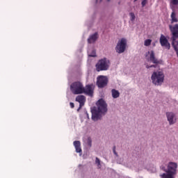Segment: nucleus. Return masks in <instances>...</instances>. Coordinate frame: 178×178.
<instances>
[{
	"label": "nucleus",
	"mask_w": 178,
	"mask_h": 178,
	"mask_svg": "<svg viewBox=\"0 0 178 178\" xmlns=\"http://www.w3.org/2000/svg\"><path fill=\"white\" fill-rule=\"evenodd\" d=\"M111 94L113 98H119V97H120V93L119 92V91L115 89H113L111 90Z\"/></svg>",
	"instance_id": "16"
},
{
	"label": "nucleus",
	"mask_w": 178,
	"mask_h": 178,
	"mask_svg": "<svg viewBox=\"0 0 178 178\" xmlns=\"http://www.w3.org/2000/svg\"><path fill=\"white\" fill-rule=\"evenodd\" d=\"M97 106V108L92 110V120L95 122L99 119L100 113H106L108 112V104L102 99L98 100Z\"/></svg>",
	"instance_id": "1"
},
{
	"label": "nucleus",
	"mask_w": 178,
	"mask_h": 178,
	"mask_svg": "<svg viewBox=\"0 0 178 178\" xmlns=\"http://www.w3.org/2000/svg\"><path fill=\"white\" fill-rule=\"evenodd\" d=\"M147 54L149 55V59H147L148 62L150 61L155 65H159V63H161V61L155 57V52H154V50L148 51Z\"/></svg>",
	"instance_id": "9"
},
{
	"label": "nucleus",
	"mask_w": 178,
	"mask_h": 178,
	"mask_svg": "<svg viewBox=\"0 0 178 178\" xmlns=\"http://www.w3.org/2000/svg\"><path fill=\"white\" fill-rule=\"evenodd\" d=\"M86 115H87V118H89V116H88V113H86Z\"/></svg>",
	"instance_id": "27"
},
{
	"label": "nucleus",
	"mask_w": 178,
	"mask_h": 178,
	"mask_svg": "<svg viewBox=\"0 0 178 178\" xmlns=\"http://www.w3.org/2000/svg\"><path fill=\"white\" fill-rule=\"evenodd\" d=\"M102 0H100V1L102 2Z\"/></svg>",
	"instance_id": "30"
},
{
	"label": "nucleus",
	"mask_w": 178,
	"mask_h": 178,
	"mask_svg": "<svg viewBox=\"0 0 178 178\" xmlns=\"http://www.w3.org/2000/svg\"><path fill=\"white\" fill-rule=\"evenodd\" d=\"M165 172L166 173L160 175L161 178H175V176L177 175V163L170 162Z\"/></svg>",
	"instance_id": "2"
},
{
	"label": "nucleus",
	"mask_w": 178,
	"mask_h": 178,
	"mask_svg": "<svg viewBox=\"0 0 178 178\" xmlns=\"http://www.w3.org/2000/svg\"><path fill=\"white\" fill-rule=\"evenodd\" d=\"M88 56H90V58H95V56H97L95 50H92L91 54H88Z\"/></svg>",
	"instance_id": "20"
},
{
	"label": "nucleus",
	"mask_w": 178,
	"mask_h": 178,
	"mask_svg": "<svg viewBox=\"0 0 178 178\" xmlns=\"http://www.w3.org/2000/svg\"><path fill=\"white\" fill-rule=\"evenodd\" d=\"M172 13H171V23H177L178 19L177 17H176V13L175 12V8H173V7H172Z\"/></svg>",
	"instance_id": "15"
},
{
	"label": "nucleus",
	"mask_w": 178,
	"mask_h": 178,
	"mask_svg": "<svg viewBox=\"0 0 178 178\" xmlns=\"http://www.w3.org/2000/svg\"><path fill=\"white\" fill-rule=\"evenodd\" d=\"M70 106L71 108H74V103L70 102Z\"/></svg>",
	"instance_id": "26"
},
{
	"label": "nucleus",
	"mask_w": 178,
	"mask_h": 178,
	"mask_svg": "<svg viewBox=\"0 0 178 178\" xmlns=\"http://www.w3.org/2000/svg\"><path fill=\"white\" fill-rule=\"evenodd\" d=\"M151 79L154 86H162V83L165 80V74L162 72H154Z\"/></svg>",
	"instance_id": "4"
},
{
	"label": "nucleus",
	"mask_w": 178,
	"mask_h": 178,
	"mask_svg": "<svg viewBox=\"0 0 178 178\" xmlns=\"http://www.w3.org/2000/svg\"><path fill=\"white\" fill-rule=\"evenodd\" d=\"M74 147L76 149V152L81 154L83 150L81 149V143L79 140H75L73 143Z\"/></svg>",
	"instance_id": "13"
},
{
	"label": "nucleus",
	"mask_w": 178,
	"mask_h": 178,
	"mask_svg": "<svg viewBox=\"0 0 178 178\" xmlns=\"http://www.w3.org/2000/svg\"><path fill=\"white\" fill-rule=\"evenodd\" d=\"M70 91L74 95L84 94V85L80 81H75L70 85Z\"/></svg>",
	"instance_id": "3"
},
{
	"label": "nucleus",
	"mask_w": 178,
	"mask_h": 178,
	"mask_svg": "<svg viewBox=\"0 0 178 178\" xmlns=\"http://www.w3.org/2000/svg\"><path fill=\"white\" fill-rule=\"evenodd\" d=\"M83 94L92 97V95L94 94V85H86L84 88Z\"/></svg>",
	"instance_id": "10"
},
{
	"label": "nucleus",
	"mask_w": 178,
	"mask_h": 178,
	"mask_svg": "<svg viewBox=\"0 0 178 178\" xmlns=\"http://www.w3.org/2000/svg\"><path fill=\"white\" fill-rule=\"evenodd\" d=\"M96 164L97 165L98 168H101V160L98 159V157H96Z\"/></svg>",
	"instance_id": "21"
},
{
	"label": "nucleus",
	"mask_w": 178,
	"mask_h": 178,
	"mask_svg": "<svg viewBox=\"0 0 178 178\" xmlns=\"http://www.w3.org/2000/svg\"><path fill=\"white\" fill-rule=\"evenodd\" d=\"M108 1V2H109V1H111V0H107Z\"/></svg>",
	"instance_id": "29"
},
{
	"label": "nucleus",
	"mask_w": 178,
	"mask_h": 178,
	"mask_svg": "<svg viewBox=\"0 0 178 178\" xmlns=\"http://www.w3.org/2000/svg\"><path fill=\"white\" fill-rule=\"evenodd\" d=\"M109 69V60L106 58L101 59L96 64L97 72H102Z\"/></svg>",
	"instance_id": "5"
},
{
	"label": "nucleus",
	"mask_w": 178,
	"mask_h": 178,
	"mask_svg": "<svg viewBox=\"0 0 178 178\" xmlns=\"http://www.w3.org/2000/svg\"><path fill=\"white\" fill-rule=\"evenodd\" d=\"M98 39V33H95L93 35H91L88 39V44H92L97 41Z\"/></svg>",
	"instance_id": "14"
},
{
	"label": "nucleus",
	"mask_w": 178,
	"mask_h": 178,
	"mask_svg": "<svg viewBox=\"0 0 178 178\" xmlns=\"http://www.w3.org/2000/svg\"><path fill=\"white\" fill-rule=\"evenodd\" d=\"M146 67H147V69H149V67H156V65H146Z\"/></svg>",
	"instance_id": "25"
},
{
	"label": "nucleus",
	"mask_w": 178,
	"mask_h": 178,
	"mask_svg": "<svg viewBox=\"0 0 178 178\" xmlns=\"http://www.w3.org/2000/svg\"><path fill=\"white\" fill-rule=\"evenodd\" d=\"M92 143V140H91V138H88L87 144H88V147H91Z\"/></svg>",
	"instance_id": "22"
},
{
	"label": "nucleus",
	"mask_w": 178,
	"mask_h": 178,
	"mask_svg": "<svg viewBox=\"0 0 178 178\" xmlns=\"http://www.w3.org/2000/svg\"><path fill=\"white\" fill-rule=\"evenodd\" d=\"M129 16L131 22H134V20H136V15H134V13H130Z\"/></svg>",
	"instance_id": "19"
},
{
	"label": "nucleus",
	"mask_w": 178,
	"mask_h": 178,
	"mask_svg": "<svg viewBox=\"0 0 178 178\" xmlns=\"http://www.w3.org/2000/svg\"><path fill=\"white\" fill-rule=\"evenodd\" d=\"M76 102L79 103V109L84 106V102H86V97L84 95H78L76 97Z\"/></svg>",
	"instance_id": "12"
},
{
	"label": "nucleus",
	"mask_w": 178,
	"mask_h": 178,
	"mask_svg": "<svg viewBox=\"0 0 178 178\" xmlns=\"http://www.w3.org/2000/svg\"><path fill=\"white\" fill-rule=\"evenodd\" d=\"M151 42H152V40L151 39L145 40L144 42L145 47H149V45H151Z\"/></svg>",
	"instance_id": "17"
},
{
	"label": "nucleus",
	"mask_w": 178,
	"mask_h": 178,
	"mask_svg": "<svg viewBox=\"0 0 178 178\" xmlns=\"http://www.w3.org/2000/svg\"><path fill=\"white\" fill-rule=\"evenodd\" d=\"M108 81L109 80L108 79V77L104 75H100L97 78L96 84L99 88H104L108 86Z\"/></svg>",
	"instance_id": "7"
},
{
	"label": "nucleus",
	"mask_w": 178,
	"mask_h": 178,
	"mask_svg": "<svg viewBox=\"0 0 178 178\" xmlns=\"http://www.w3.org/2000/svg\"><path fill=\"white\" fill-rule=\"evenodd\" d=\"M170 5H171V8H173V9H175L172 5L174 6L178 5V0H171Z\"/></svg>",
	"instance_id": "18"
},
{
	"label": "nucleus",
	"mask_w": 178,
	"mask_h": 178,
	"mask_svg": "<svg viewBox=\"0 0 178 178\" xmlns=\"http://www.w3.org/2000/svg\"><path fill=\"white\" fill-rule=\"evenodd\" d=\"M126 47H127V40L122 38L117 43L115 51L118 54H123L126 51Z\"/></svg>",
	"instance_id": "6"
},
{
	"label": "nucleus",
	"mask_w": 178,
	"mask_h": 178,
	"mask_svg": "<svg viewBox=\"0 0 178 178\" xmlns=\"http://www.w3.org/2000/svg\"><path fill=\"white\" fill-rule=\"evenodd\" d=\"M159 41L161 47H165L166 49H170V43H169V40H168L165 35L161 34Z\"/></svg>",
	"instance_id": "8"
},
{
	"label": "nucleus",
	"mask_w": 178,
	"mask_h": 178,
	"mask_svg": "<svg viewBox=\"0 0 178 178\" xmlns=\"http://www.w3.org/2000/svg\"><path fill=\"white\" fill-rule=\"evenodd\" d=\"M113 152L118 156V152H116V146H114L113 148Z\"/></svg>",
	"instance_id": "23"
},
{
	"label": "nucleus",
	"mask_w": 178,
	"mask_h": 178,
	"mask_svg": "<svg viewBox=\"0 0 178 178\" xmlns=\"http://www.w3.org/2000/svg\"><path fill=\"white\" fill-rule=\"evenodd\" d=\"M146 3H147V0H143V1H142V6H143V7L145 6Z\"/></svg>",
	"instance_id": "24"
},
{
	"label": "nucleus",
	"mask_w": 178,
	"mask_h": 178,
	"mask_svg": "<svg viewBox=\"0 0 178 178\" xmlns=\"http://www.w3.org/2000/svg\"><path fill=\"white\" fill-rule=\"evenodd\" d=\"M168 121L170 124H175L176 123V117L173 113H166Z\"/></svg>",
	"instance_id": "11"
},
{
	"label": "nucleus",
	"mask_w": 178,
	"mask_h": 178,
	"mask_svg": "<svg viewBox=\"0 0 178 178\" xmlns=\"http://www.w3.org/2000/svg\"><path fill=\"white\" fill-rule=\"evenodd\" d=\"M137 0H134V2H136Z\"/></svg>",
	"instance_id": "28"
}]
</instances>
